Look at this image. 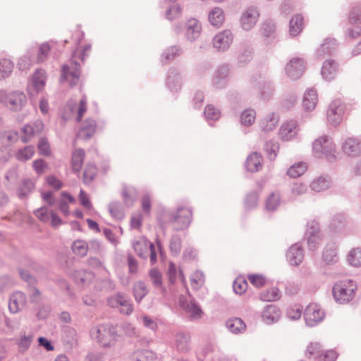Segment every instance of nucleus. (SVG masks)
Returning a JSON list of instances; mask_svg holds the SVG:
<instances>
[{"label":"nucleus","instance_id":"1","mask_svg":"<svg viewBox=\"0 0 361 361\" xmlns=\"http://www.w3.org/2000/svg\"><path fill=\"white\" fill-rule=\"evenodd\" d=\"M357 290V283L352 279H343L336 282L333 288L335 300L344 304L351 301L355 296Z\"/></svg>","mask_w":361,"mask_h":361},{"label":"nucleus","instance_id":"2","mask_svg":"<svg viewBox=\"0 0 361 361\" xmlns=\"http://www.w3.org/2000/svg\"><path fill=\"white\" fill-rule=\"evenodd\" d=\"M93 338L102 346L113 345L118 336L116 327L110 324L99 326L92 332Z\"/></svg>","mask_w":361,"mask_h":361},{"label":"nucleus","instance_id":"3","mask_svg":"<svg viewBox=\"0 0 361 361\" xmlns=\"http://www.w3.org/2000/svg\"><path fill=\"white\" fill-rule=\"evenodd\" d=\"M345 106L341 99L334 100L327 111V119L333 125L338 124L344 115Z\"/></svg>","mask_w":361,"mask_h":361},{"label":"nucleus","instance_id":"4","mask_svg":"<svg viewBox=\"0 0 361 361\" xmlns=\"http://www.w3.org/2000/svg\"><path fill=\"white\" fill-rule=\"evenodd\" d=\"M192 217V211L187 207H180L173 216V226L176 230L187 228Z\"/></svg>","mask_w":361,"mask_h":361},{"label":"nucleus","instance_id":"5","mask_svg":"<svg viewBox=\"0 0 361 361\" xmlns=\"http://www.w3.org/2000/svg\"><path fill=\"white\" fill-rule=\"evenodd\" d=\"M108 304L112 307L120 308L121 312L124 314L128 315L133 310L130 300L121 294H117L109 298Z\"/></svg>","mask_w":361,"mask_h":361},{"label":"nucleus","instance_id":"6","mask_svg":"<svg viewBox=\"0 0 361 361\" xmlns=\"http://www.w3.org/2000/svg\"><path fill=\"white\" fill-rule=\"evenodd\" d=\"M108 304L112 307L120 308L121 312L124 314L128 315L133 310L130 300L121 294H117L109 298Z\"/></svg>","mask_w":361,"mask_h":361},{"label":"nucleus","instance_id":"7","mask_svg":"<svg viewBox=\"0 0 361 361\" xmlns=\"http://www.w3.org/2000/svg\"><path fill=\"white\" fill-rule=\"evenodd\" d=\"M108 304L112 307L120 308L121 312L124 314L128 315L133 310L130 300L121 294H117L109 298Z\"/></svg>","mask_w":361,"mask_h":361},{"label":"nucleus","instance_id":"8","mask_svg":"<svg viewBox=\"0 0 361 361\" xmlns=\"http://www.w3.org/2000/svg\"><path fill=\"white\" fill-rule=\"evenodd\" d=\"M324 312L317 304L309 305L305 311L304 317L309 326H314L324 318Z\"/></svg>","mask_w":361,"mask_h":361},{"label":"nucleus","instance_id":"9","mask_svg":"<svg viewBox=\"0 0 361 361\" xmlns=\"http://www.w3.org/2000/svg\"><path fill=\"white\" fill-rule=\"evenodd\" d=\"M102 128L101 123H97L92 118H87L82 123L78 132V137L85 140L88 139Z\"/></svg>","mask_w":361,"mask_h":361},{"label":"nucleus","instance_id":"10","mask_svg":"<svg viewBox=\"0 0 361 361\" xmlns=\"http://www.w3.org/2000/svg\"><path fill=\"white\" fill-rule=\"evenodd\" d=\"M72 67L63 66L61 71V78L69 82L70 85H76L79 80L80 69L79 66L75 63Z\"/></svg>","mask_w":361,"mask_h":361},{"label":"nucleus","instance_id":"11","mask_svg":"<svg viewBox=\"0 0 361 361\" xmlns=\"http://www.w3.org/2000/svg\"><path fill=\"white\" fill-rule=\"evenodd\" d=\"M46 76L42 71H37L33 75L28 91L30 94H37L45 85Z\"/></svg>","mask_w":361,"mask_h":361},{"label":"nucleus","instance_id":"12","mask_svg":"<svg viewBox=\"0 0 361 361\" xmlns=\"http://www.w3.org/2000/svg\"><path fill=\"white\" fill-rule=\"evenodd\" d=\"M286 70L288 75L293 79L300 77L305 70L302 60L300 59L290 60L286 65Z\"/></svg>","mask_w":361,"mask_h":361},{"label":"nucleus","instance_id":"13","mask_svg":"<svg viewBox=\"0 0 361 361\" xmlns=\"http://www.w3.org/2000/svg\"><path fill=\"white\" fill-rule=\"evenodd\" d=\"M259 14L255 8L247 9L241 17V25L244 30H250L256 23Z\"/></svg>","mask_w":361,"mask_h":361},{"label":"nucleus","instance_id":"14","mask_svg":"<svg viewBox=\"0 0 361 361\" xmlns=\"http://www.w3.org/2000/svg\"><path fill=\"white\" fill-rule=\"evenodd\" d=\"M263 158L257 152L250 154L246 160L245 166L250 172L259 171L262 168Z\"/></svg>","mask_w":361,"mask_h":361},{"label":"nucleus","instance_id":"15","mask_svg":"<svg viewBox=\"0 0 361 361\" xmlns=\"http://www.w3.org/2000/svg\"><path fill=\"white\" fill-rule=\"evenodd\" d=\"M232 41V36L229 31L225 30L215 36L213 40L214 47L219 50L227 49Z\"/></svg>","mask_w":361,"mask_h":361},{"label":"nucleus","instance_id":"16","mask_svg":"<svg viewBox=\"0 0 361 361\" xmlns=\"http://www.w3.org/2000/svg\"><path fill=\"white\" fill-rule=\"evenodd\" d=\"M332 149V142L326 136L320 137L313 143V150L316 153L328 154L331 152Z\"/></svg>","mask_w":361,"mask_h":361},{"label":"nucleus","instance_id":"17","mask_svg":"<svg viewBox=\"0 0 361 361\" xmlns=\"http://www.w3.org/2000/svg\"><path fill=\"white\" fill-rule=\"evenodd\" d=\"M44 128V125L42 121H37L32 125H27L23 128L24 135L22 137V140L27 142L32 137L40 133Z\"/></svg>","mask_w":361,"mask_h":361},{"label":"nucleus","instance_id":"18","mask_svg":"<svg viewBox=\"0 0 361 361\" xmlns=\"http://www.w3.org/2000/svg\"><path fill=\"white\" fill-rule=\"evenodd\" d=\"M298 133V127L295 122L288 121L282 125L280 128L279 135L282 140H290L294 137Z\"/></svg>","mask_w":361,"mask_h":361},{"label":"nucleus","instance_id":"19","mask_svg":"<svg viewBox=\"0 0 361 361\" xmlns=\"http://www.w3.org/2000/svg\"><path fill=\"white\" fill-rule=\"evenodd\" d=\"M279 122V116L274 113H269L259 121V128L262 131L274 130Z\"/></svg>","mask_w":361,"mask_h":361},{"label":"nucleus","instance_id":"20","mask_svg":"<svg viewBox=\"0 0 361 361\" xmlns=\"http://www.w3.org/2000/svg\"><path fill=\"white\" fill-rule=\"evenodd\" d=\"M338 65L331 60H326L322 68V75L327 80L334 79L338 73Z\"/></svg>","mask_w":361,"mask_h":361},{"label":"nucleus","instance_id":"21","mask_svg":"<svg viewBox=\"0 0 361 361\" xmlns=\"http://www.w3.org/2000/svg\"><path fill=\"white\" fill-rule=\"evenodd\" d=\"M25 303V295L21 292L14 293L10 299L8 308L11 312H18Z\"/></svg>","mask_w":361,"mask_h":361},{"label":"nucleus","instance_id":"22","mask_svg":"<svg viewBox=\"0 0 361 361\" xmlns=\"http://www.w3.org/2000/svg\"><path fill=\"white\" fill-rule=\"evenodd\" d=\"M185 35L190 39H195L200 36L202 27L196 19H190L186 24Z\"/></svg>","mask_w":361,"mask_h":361},{"label":"nucleus","instance_id":"23","mask_svg":"<svg viewBox=\"0 0 361 361\" xmlns=\"http://www.w3.org/2000/svg\"><path fill=\"white\" fill-rule=\"evenodd\" d=\"M287 258L293 265H298L303 259V252L300 246L294 245L287 252Z\"/></svg>","mask_w":361,"mask_h":361},{"label":"nucleus","instance_id":"24","mask_svg":"<svg viewBox=\"0 0 361 361\" xmlns=\"http://www.w3.org/2000/svg\"><path fill=\"white\" fill-rule=\"evenodd\" d=\"M26 102V96L21 92H16L8 95V104L14 110L20 109Z\"/></svg>","mask_w":361,"mask_h":361},{"label":"nucleus","instance_id":"25","mask_svg":"<svg viewBox=\"0 0 361 361\" xmlns=\"http://www.w3.org/2000/svg\"><path fill=\"white\" fill-rule=\"evenodd\" d=\"M189 282L193 290H198L201 288L205 283L204 274L200 270H194L190 274Z\"/></svg>","mask_w":361,"mask_h":361},{"label":"nucleus","instance_id":"26","mask_svg":"<svg viewBox=\"0 0 361 361\" xmlns=\"http://www.w3.org/2000/svg\"><path fill=\"white\" fill-rule=\"evenodd\" d=\"M280 318L279 310L274 305L267 306L262 314V319L267 324H271L279 320Z\"/></svg>","mask_w":361,"mask_h":361},{"label":"nucleus","instance_id":"27","mask_svg":"<svg viewBox=\"0 0 361 361\" xmlns=\"http://www.w3.org/2000/svg\"><path fill=\"white\" fill-rule=\"evenodd\" d=\"M226 328L233 334H240L245 331L246 325L244 322L238 317H233L227 320Z\"/></svg>","mask_w":361,"mask_h":361},{"label":"nucleus","instance_id":"28","mask_svg":"<svg viewBox=\"0 0 361 361\" xmlns=\"http://www.w3.org/2000/svg\"><path fill=\"white\" fill-rule=\"evenodd\" d=\"M304 26L303 17L300 15L293 16L289 23V32L292 36H297L302 30Z\"/></svg>","mask_w":361,"mask_h":361},{"label":"nucleus","instance_id":"29","mask_svg":"<svg viewBox=\"0 0 361 361\" xmlns=\"http://www.w3.org/2000/svg\"><path fill=\"white\" fill-rule=\"evenodd\" d=\"M209 23L215 27H220L225 19L224 13L222 9L220 8H214L212 9L208 16Z\"/></svg>","mask_w":361,"mask_h":361},{"label":"nucleus","instance_id":"30","mask_svg":"<svg viewBox=\"0 0 361 361\" xmlns=\"http://www.w3.org/2000/svg\"><path fill=\"white\" fill-rule=\"evenodd\" d=\"M146 238L140 237L133 243V247L135 251L140 257H145L149 250V245Z\"/></svg>","mask_w":361,"mask_h":361},{"label":"nucleus","instance_id":"31","mask_svg":"<svg viewBox=\"0 0 361 361\" xmlns=\"http://www.w3.org/2000/svg\"><path fill=\"white\" fill-rule=\"evenodd\" d=\"M87 99L83 97L80 99L78 104H74L69 108L71 114L76 115L78 121H80L83 116L84 114L87 111Z\"/></svg>","mask_w":361,"mask_h":361},{"label":"nucleus","instance_id":"32","mask_svg":"<svg viewBox=\"0 0 361 361\" xmlns=\"http://www.w3.org/2000/svg\"><path fill=\"white\" fill-rule=\"evenodd\" d=\"M317 94L315 90H310L305 94L303 99V106L306 110H312L317 103Z\"/></svg>","mask_w":361,"mask_h":361},{"label":"nucleus","instance_id":"33","mask_svg":"<svg viewBox=\"0 0 361 361\" xmlns=\"http://www.w3.org/2000/svg\"><path fill=\"white\" fill-rule=\"evenodd\" d=\"M182 307L192 318H200L202 315V311L200 307L194 302H181Z\"/></svg>","mask_w":361,"mask_h":361},{"label":"nucleus","instance_id":"34","mask_svg":"<svg viewBox=\"0 0 361 361\" xmlns=\"http://www.w3.org/2000/svg\"><path fill=\"white\" fill-rule=\"evenodd\" d=\"M85 153L83 149H75L72 156V168L75 172H79L82 166Z\"/></svg>","mask_w":361,"mask_h":361},{"label":"nucleus","instance_id":"35","mask_svg":"<svg viewBox=\"0 0 361 361\" xmlns=\"http://www.w3.org/2000/svg\"><path fill=\"white\" fill-rule=\"evenodd\" d=\"M307 166L304 162H299L292 165L288 170L287 174L293 178H298L303 175L307 171Z\"/></svg>","mask_w":361,"mask_h":361},{"label":"nucleus","instance_id":"36","mask_svg":"<svg viewBox=\"0 0 361 361\" xmlns=\"http://www.w3.org/2000/svg\"><path fill=\"white\" fill-rule=\"evenodd\" d=\"M323 350L321 348V345L319 343L313 342L310 343L306 349V356L308 358H315L320 360L322 357Z\"/></svg>","mask_w":361,"mask_h":361},{"label":"nucleus","instance_id":"37","mask_svg":"<svg viewBox=\"0 0 361 361\" xmlns=\"http://www.w3.org/2000/svg\"><path fill=\"white\" fill-rule=\"evenodd\" d=\"M13 69L12 61L8 59L0 60V80L8 77Z\"/></svg>","mask_w":361,"mask_h":361},{"label":"nucleus","instance_id":"38","mask_svg":"<svg viewBox=\"0 0 361 361\" xmlns=\"http://www.w3.org/2000/svg\"><path fill=\"white\" fill-rule=\"evenodd\" d=\"M74 280L79 283L85 285L89 283L93 279V274L83 270L77 271L73 276Z\"/></svg>","mask_w":361,"mask_h":361},{"label":"nucleus","instance_id":"39","mask_svg":"<svg viewBox=\"0 0 361 361\" xmlns=\"http://www.w3.org/2000/svg\"><path fill=\"white\" fill-rule=\"evenodd\" d=\"M280 292L276 288H270L263 291L260 295V298L264 301H274L279 299Z\"/></svg>","mask_w":361,"mask_h":361},{"label":"nucleus","instance_id":"40","mask_svg":"<svg viewBox=\"0 0 361 361\" xmlns=\"http://www.w3.org/2000/svg\"><path fill=\"white\" fill-rule=\"evenodd\" d=\"M147 290L145 285L141 282H137L133 286V295L135 300L140 302L141 300L147 295Z\"/></svg>","mask_w":361,"mask_h":361},{"label":"nucleus","instance_id":"41","mask_svg":"<svg viewBox=\"0 0 361 361\" xmlns=\"http://www.w3.org/2000/svg\"><path fill=\"white\" fill-rule=\"evenodd\" d=\"M35 147L32 146H27L20 149L16 154V158L19 161H25L30 159L35 154Z\"/></svg>","mask_w":361,"mask_h":361},{"label":"nucleus","instance_id":"42","mask_svg":"<svg viewBox=\"0 0 361 361\" xmlns=\"http://www.w3.org/2000/svg\"><path fill=\"white\" fill-rule=\"evenodd\" d=\"M348 260L353 267L361 266V249L354 248L350 250L348 255Z\"/></svg>","mask_w":361,"mask_h":361},{"label":"nucleus","instance_id":"43","mask_svg":"<svg viewBox=\"0 0 361 361\" xmlns=\"http://www.w3.org/2000/svg\"><path fill=\"white\" fill-rule=\"evenodd\" d=\"M250 283L256 288H261L267 283V278L260 274H252L247 276Z\"/></svg>","mask_w":361,"mask_h":361},{"label":"nucleus","instance_id":"44","mask_svg":"<svg viewBox=\"0 0 361 361\" xmlns=\"http://www.w3.org/2000/svg\"><path fill=\"white\" fill-rule=\"evenodd\" d=\"M280 204V195L277 192L271 193L266 201V209L269 211L275 210Z\"/></svg>","mask_w":361,"mask_h":361},{"label":"nucleus","instance_id":"45","mask_svg":"<svg viewBox=\"0 0 361 361\" xmlns=\"http://www.w3.org/2000/svg\"><path fill=\"white\" fill-rule=\"evenodd\" d=\"M256 112L253 109L245 110L240 116L241 123L247 126H251L255 121Z\"/></svg>","mask_w":361,"mask_h":361},{"label":"nucleus","instance_id":"46","mask_svg":"<svg viewBox=\"0 0 361 361\" xmlns=\"http://www.w3.org/2000/svg\"><path fill=\"white\" fill-rule=\"evenodd\" d=\"M323 257L327 263L336 262L338 259L336 248L333 245L327 247L323 253Z\"/></svg>","mask_w":361,"mask_h":361},{"label":"nucleus","instance_id":"47","mask_svg":"<svg viewBox=\"0 0 361 361\" xmlns=\"http://www.w3.org/2000/svg\"><path fill=\"white\" fill-rule=\"evenodd\" d=\"M73 251L79 256H85L88 251L87 244L83 240H76L72 246Z\"/></svg>","mask_w":361,"mask_h":361},{"label":"nucleus","instance_id":"48","mask_svg":"<svg viewBox=\"0 0 361 361\" xmlns=\"http://www.w3.org/2000/svg\"><path fill=\"white\" fill-rule=\"evenodd\" d=\"M247 283L243 277H238L233 282V290L237 294L244 293L247 288Z\"/></svg>","mask_w":361,"mask_h":361},{"label":"nucleus","instance_id":"49","mask_svg":"<svg viewBox=\"0 0 361 361\" xmlns=\"http://www.w3.org/2000/svg\"><path fill=\"white\" fill-rule=\"evenodd\" d=\"M178 272H179V274H180V276L181 278L182 281L184 283L185 282V277H184V276L183 274V272L180 270H179L178 271L175 264L171 263V262L169 263V269H168V276H169V281L172 283H173L176 281V278H177V274H178Z\"/></svg>","mask_w":361,"mask_h":361},{"label":"nucleus","instance_id":"50","mask_svg":"<svg viewBox=\"0 0 361 361\" xmlns=\"http://www.w3.org/2000/svg\"><path fill=\"white\" fill-rule=\"evenodd\" d=\"M34 188V183L30 180H24L20 186L18 195L21 197H25Z\"/></svg>","mask_w":361,"mask_h":361},{"label":"nucleus","instance_id":"51","mask_svg":"<svg viewBox=\"0 0 361 361\" xmlns=\"http://www.w3.org/2000/svg\"><path fill=\"white\" fill-rule=\"evenodd\" d=\"M302 312L301 306L295 305L288 310L287 316L290 319L297 320L301 317Z\"/></svg>","mask_w":361,"mask_h":361},{"label":"nucleus","instance_id":"52","mask_svg":"<svg viewBox=\"0 0 361 361\" xmlns=\"http://www.w3.org/2000/svg\"><path fill=\"white\" fill-rule=\"evenodd\" d=\"M97 173V168L93 164H87L85 169L83 178L85 182L93 180Z\"/></svg>","mask_w":361,"mask_h":361},{"label":"nucleus","instance_id":"53","mask_svg":"<svg viewBox=\"0 0 361 361\" xmlns=\"http://www.w3.org/2000/svg\"><path fill=\"white\" fill-rule=\"evenodd\" d=\"M205 116L208 119L217 120L220 116V111L212 105H208L204 110Z\"/></svg>","mask_w":361,"mask_h":361},{"label":"nucleus","instance_id":"54","mask_svg":"<svg viewBox=\"0 0 361 361\" xmlns=\"http://www.w3.org/2000/svg\"><path fill=\"white\" fill-rule=\"evenodd\" d=\"M329 182L325 178H318L312 182V188L317 191L320 192L323 190L328 188Z\"/></svg>","mask_w":361,"mask_h":361},{"label":"nucleus","instance_id":"55","mask_svg":"<svg viewBox=\"0 0 361 361\" xmlns=\"http://www.w3.org/2000/svg\"><path fill=\"white\" fill-rule=\"evenodd\" d=\"M35 216L42 221L47 222L49 220L50 214L46 207H42L35 212Z\"/></svg>","mask_w":361,"mask_h":361},{"label":"nucleus","instance_id":"56","mask_svg":"<svg viewBox=\"0 0 361 361\" xmlns=\"http://www.w3.org/2000/svg\"><path fill=\"white\" fill-rule=\"evenodd\" d=\"M279 147L276 143L269 142L267 144V152L270 159H274L277 155Z\"/></svg>","mask_w":361,"mask_h":361},{"label":"nucleus","instance_id":"57","mask_svg":"<svg viewBox=\"0 0 361 361\" xmlns=\"http://www.w3.org/2000/svg\"><path fill=\"white\" fill-rule=\"evenodd\" d=\"M35 171L39 175L43 173L47 169V164L43 159L35 160L32 164Z\"/></svg>","mask_w":361,"mask_h":361},{"label":"nucleus","instance_id":"58","mask_svg":"<svg viewBox=\"0 0 361 361\" xmlns=\"http://www.w3.org/2000/svg\"><path fill=\"white\" fill-rule=\"evenodd\" d=\"M180 54V49L176 47H171L166 50L164 54V59L171 60Z\"/></svg>","mask_w":361,"mask_h":361},{"label":"nucleus","instance_id":"59","mask_svg":"<svg viewBox=\"0 0 361 361\" xmlns=\"http://www.w3.org/2000/svg\"><path fill=\"white\" fill-rule=\"evenodd\" d=\"M149 276L152 283L155 286H160L161 285V274L158 270L155 269L151 270L149 272Z\"/></svg>","mask_w":361,"mask_h":361},{"label":"nucleus","instance_id":"60","mask_svg":"<svg viewBox=\"0 0 361 361\" xmlns=\"http://www.w3.org/2000/svg\"><path fill=\"white\" fill-rule=\"evenodd\" d=\"M32 341V336L31 335L23 336L18 342V346L20 350H26Z\"/></svg>","mask_w":361,"mask_h":361},{"label":"nucleus","instance_id":"61","mask_svg":"<svg viewBox=\"0 0 361 361\" xmlns=\"http://www.w3.org/2000/svg\"><path fill=\"white\" fill-rule=\"evenodd\" d=\"M50 51V47L48 44H42L39 47L38 61H44Z\"/></svg>","mask_w":361,"mask_h":361},{"label":"nucleus","instance_id":"62","mask_svg":"<svg viewBox=\"0 0 361 361\" xmlns=\"http://www.w3.org/2000/svg\"><path fill=\"white\" fill-rule=\"evenodd\" d=\"M84 37V34L82 30L76 27L72 31L71 39L76 45H80Z\"/></svg>","mask_w":361,"mask_h":361},{"label":"nucleus","instance_id":"63","mask_svg":"<svg viewBox=\"0 0 361 361\" xmlns=\"http://www.w3.org/2000/svg\"><path fill=\"white\" fill-rule=\"evenodd\" d=\"M38 151L42 155L49 154V145L45 139H41L38 143Z\"/></svg>","mask_w":361,"mask_h":361},{"label":"nucleus","instance_id":"64","mask_svg":"<svg viewBox=\"0 0 361 361\" xmlns=\"http://www.w3.org/2000/svg\"><path fill=\"white\" fill-rule=\"evenodd\" d=\"M337 357L338 354L335 350H329L323 351L322 357L323 358H321L320 360L322 361H336Z\"/></svg>","mask_w":361,"mask_h":361}]
</instances>
